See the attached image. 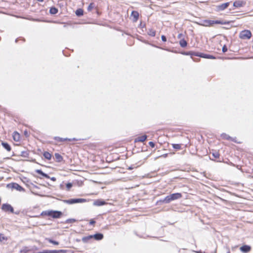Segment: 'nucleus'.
Returning a JSON list of instances; mask_svg holds the SVG:
<instances>
[{"label": "nucleus", "instance_id": "f257e3e1", "mask_svg": "<svg viewBox=\"0 0 253 253\" xmlns=\"http://www.w3.org/2000/svg\"><path fill=\"white\" fill-rule=\"evenodd\" d=\"M110 147L103 146H93L91 145L89 148V153L94 156V157H98L103 158L106 156L109 151Z\"/></svg>", "mask_w": 253, "mask_h": 253}, {"label": "nucleus", "instance_id": "f03ea898", "mask_svg": "<svg viewBox=\"0 0 253 253\" xmlns=\"http://www.w3.org/2000/svg\"><path fill=\"white\" fill-rule=\"evenodd\" d=\"M203 24L202 25L206 27H211L214 24H221L226 25L229 24L230 22L225 20H205L203 21Z\"/></svg>", "mask_w": 253, "mask_h": 253}, {"label": "nucleus", "instance_id": "7ed1b4c3", "mask_svg": "<svg viewBox=\"0 0 253 253\" xmlns=\"http://www.w3.org/2000/svg\"><path fill=\"white\" fill-rule=\"evenodd\" d=\"M182 197V195L180 193H173L166 196L163 200V202L165 203H169L171 201L179 199Z\"/></svg>", "mask_w": 253, "mask_h": 253}, {"label": "nucleus", "instance_id": "20e7f679", "mask_svg": "<svg viewBox=\"0 0 253 253\" xmlns=\"http://www.w3.org/2000/svg\"><path fill=\"white\" fill-rule=\"evenodd\" d=\"M252 36L251 32L249 30H244L240 32L239 37L242 40H250Z\"/></svg>", "mask_w": 253, "mask_h": 253}, {"label": "nucleus", "instance_id": "39448f33", "mask_svg": "<svg viewBox=\"0 0 253 253\" xmlns=\"http://www.w3.org/2000/svg\"><path fill=\"white\" fill-rule=\"evenodd\" d=\"M54 140H55L56 144H61L65 142H71L77 141V139L74 138H62L58 136H56L54 137Z\"/></svg>", "mask_w": 253, "mask_h": 253}, {"label": "nucleus", "instance_id": "423d86ee", "mask_svg": "<svg viewBox=\"0 0 253 253\" xmlns=\"http://www.w3.org/2000/svg\"><path fill=\"white\" fill-rule=\"evenodd\" d=\"M220 137L224 140H227L228 141L234 142L237 144H241L242 143L241 141H238L236 137L233 138L229 136L228 134L223 133L221 134Z\"/></svg>", "mask_w": 253, "mask_h": 253}, {"label": "nucleus", "instance_id": "0eeeda50", "mask_svg": "<svg viewBox=\"0 0 253 253\" xmlns=\"http://www.w3.org/2000/svg\"><path fill=\"white\" fill-rule=\"evenodd\" d=\"M213 42L214 44L219 43L220 44L219 46H217V47H216V48L218 50H220V48L222 47V51L223 52H225L227 51V48L226 46L225 45H223L222 46V45L221 44V40H220L218 38H216L214 40Z\"/></svg>", "mask_w": 253, "mask_h": 253}, {"label": "nucleus", "instance_id": "6e6552de", "mask_svg": "<svg viewBox=\"0 0 253 253\" xmlns=\"http://www.w3.org/2000/svg\"><path fill=\"white\" fill-rule=\"evenodd\" d=\"M86 202V200L85 199L79 198V199H71L65 201V203L68 204H73L75 203H84Z\"/></svg>", "mask_w": 253, "mask_h": 253}, {"label": "nucleus", "instance_id": "1a4fd4ad", "mask_svg": "<svg viewBox=\"0 0 253 253\" xmlns=\"http://www.w3.org/2000/svg\"><path fill=\"white\" fill-rule=\"evenodd\" d=\"M2 211L5 212H10L11 213L14 212V209L12 207L8 204H3L1 206Z\"/></svg>", "mask_w": 253, "mask_h": 253}, {"label": "nucleus", "instance_id": "9d476101", "mask_svg": "<svg viewBox=\"0 0 253 253\" xmlns=\"http://www.w3.org/2000/svg\"><path fill=\"white\" fill-rule=\"evenodd\" d=\"M230 2L222 3L216 6V11L219 12L226 9L230 5Z\"/></svg>", "mask_w": 253, "mask_h": 253}, {"label": "nucleus", "instance_id": "9b49d317", "mask_svg": "<svg viewBox=\"0 0 253 253\" xmlns=\"http://www.w3.org/2000/svg\"><path fill=\"white\" fill-rule=\"evenodd\" d=\"M62 215V212L57 211H50V216L53 218H59Z\"/></svg>", "mask_w": 253, "mask_h": 253}, {"label": "nucleus", "instance_id": "f8f14e48", "mask_svg": "<svg viewBox=\"0 0 253 253\" xmlns=\"http://www.w3.org/2000/svg\"><path fill=\"white\" fill-rule=\"evenodd\" d=\"M139 17V14L138 11H132L130 14V18H131L132 21L133 22H136Z\"/></svg>", "mask_w": 253, "mask_h": 253}, {"label": "nucleus", "instance_id": "ddd939ff", "mask_svg": "<svg viewBox=\"0 0 253 253\" xmlns=\"http://www.w3.org/2000/svg\"><path fill=\"white\" fill-rule=\"evenodd\" d=\"M246 4L245 1L243 0H237L234 2L233 6L237 8H240L244 6Z\"/></svg>", "mask_w": 253, "mask_h": 253}, {"label": "nucleus", "instance_id": "4468645a", "mask_svg": "<svg viewBox=\"0 0 253 253\" xmlns=\"http://www.w3.org/2000/svg\"><path fill=\"white\" fill-rule=\"evenodd\" d=\"M147 136L146 135H140L136 137L134 139V142H143L147 139Z\"/></svg>", "mask_w": 253, "mask_h": 253}, {"label": "nucleus", "instance_id": "2eb2a0df", "mask_svg": "<svg viewBox=\"0 0 253 253\" xmlns=\"http://www.w3.org/2000/svg\"><path fill=\"white\" fill-rule=\"evenodd\" d=\"M193 55H194L195 56H199V57L205 58H209V59H214L215 58V57H214L212 55L204 54V53H196L193 54Z\"/></svg>", "mask_w": 253, "mask_h": 253}, {"label": "nucleus", "instance_id": "dca6fc26", "mask_svg": "<svg viewBox=\"0 0 253 253\" xmlns=\"http://www.w3.org/2000/svg\"><path fill=\"white\" fill-rule=\"evenodd\" d=\"M106 204L107 203L102 199L96 200L93 202V205L95 206H101Z\"/></svg>", "mask_w": 253, "mask_h": 253}, {"label": "nucleus", "instance_id": "f3484780", "mask_svg": "<svg viewBox=\"0 0 253 253\" xmlns=\"http://www.w3.org/2000/svg\"><path fill=\"white\" fill-rule=\"evenodd\" d=\"M240 251L244 253H247L251 251V247L249 245H244L240 247Z\"/></svg>", "mask_w": 253, "mask_h": 253}, {"label": "nucleus", "instance_id": "a211bd4d", "mask_svg": "<svg viewBox=\"0 0 253 253\" xmlns=\"http://www.w3.org/2000/svg\"><path fill=\"white\" fill-rule=\"evenodd\" d=\"M92 238H94L95 240H101L103 238V235L102 233H96L94 235H92Z\"/></svg>", "mask_w": 253, "mask_h": 253}, {"label": "nucleus", "instance_id": "6ab92c4d", "mask_svg": "<svg viewBox=\"0 0 253 253\" xmlns=\"http://www.w3.org/2000/svg\"><path fill=\"white\" fill-rule=\"evenodd\" d=\"M12 136L14 141L18 142L20 140V135L17 131H14L13 133Z\"/></svg>", "mask_w": 253, "mask_h": 253}, {"label": "nucleus", "instance_id": "aec40b11", "mask_svg": "<svg viewBox=\"0 0 253 253\" xmlns=\"http://www.w3.org/2000/svg\"><path fill=\"white\" fill-rule=\"evenodd\" d=\"M43 156L44 158L47 160H50L52 157V154L47 151H44L43 153Z\"/></svg>", "mask_w": 253, "mask_h": 253}, {"label": "nucleus", "instance_id": "412c9836", "mask_svg": "<svg viewBox=\"0 0 253 253\" xmlns=\"http://www.w3.org/2000/svg\"><path fill=\"white\" fill-rule=\"evenodd\" d=\"M93 8H95L97 10V14H99L97 7L95 6V4L94 2H91L89 4L87 9L88 11H91Z\"/></svg>", "mask_w": 253, "mask_h": 253}, {"label": "nucleus", "instance_id": "4be33fe9", "mask_svg": "<svg viewBox=\"0 0 253 253\" xmlns=\"http://www.w3.org/2000/svg\"><path fill=\"white\" fill-rule=\"evenodd\" d=\"M1 145L3 146V147L4 149H5L8 152H10L11 151V146L7 142H2L1 143Z\"/></svg>", "mask_w": 253, "mask_h": 253}, {"label": "nucleus", "instance_id": "5701e85b", "mask_svg": "<svg viewBox=\"0 0 253 253\" xmlns=\"http://www.w3.org/2000/svg\"><path fill=\"white\" fill-rule=\"evenodd\" d=\"M35 172L37 173H38L40 175H41L42 177L46 178H49V176L46 173H44L42 172V171L41 169H36L35 170Z\"/></svg>", "mask_w": 253, "mask_h": 253}, {"label": "nucleus", "instance_id": "b1692460", "mask_svg": "<svg viewBox=\"0 0 253 253\" xmlns=\"http://www.w3.org/2000/svg\"><path fill=\"white\" fill-rule=\"evenodd\" d=\"M156 31L152 28L149 29L147 32V34L149 36L151 37H155L156 35Z\"/></svg>", "mask_w": 253, "mask_h": 253}, {"label": "nucleus", "instance_id": "393cba45", "mask_svg": "<svg viewBox=\"0 0 253 253\" xmlns=\"http://www.w3.org/2000/svg\"><path fill=\"white\" fill-rule=\"evenodd\" d=\"M54 156L57 162H60L63 160V157L59 153H55Z\"/></svg>", "mask_w": 253, "mask_h": 253}, {"label": "nucleus", "instance_id": "a878e982", "mask_svg": "<svg viewBox=\"0 0 253 253\" xmlns=\"http://www.w3.org/2000/svg\"><path fill=\"white\" fill-rule=\"evenodd\" d=\"M179 44H180L181 47H186L187 46V42L184 39H182L180 40V41H179Z\"/></svg>", "mask_w": 253, "mask_h": 253}, {"label": "nucleus", "instance_id": "bb28decb", "mask_svg": "<svg viewBox=\"0 0 253 253\" xmlns=\"http://www.w3.org/2000/svg\"><path fill=\"white\" fill-rule=\"evenodd\" d=\"M91 239H92V235H89L87 236L84 237L82 238V241L84 243H87Z\"/></svg>", "mask_w": 253, "mask_h": 253}, {"label": "nucleus", "instance_id": "cd10ccee", "mask_svg": "<svg viewBox=\"0 0 253 253\" xmlns=\"http://www.w3.org/2000/svg\"><path fill=\"white\" fill-rule=\"evenodd\" d=\"M58 10L55 7H52L50 8L49 12L51 14H55L57 13Z\"/></svg>", "mask_w": 253, "mask_h": 253}, {"label": "nucleus", "instance_id": "c85d7f7f", "mask_svg": "<svg viewBox=\"0 0 253 253\" xmlns=\"http://www.w3.org/2000/svg\"><path fill=\"white\" fill-rule=\"evenodd\" d=\"M212 155L215 160L219 159L220 157V154L218 151H214L212 153Z\"/></svg>", "mask_w": 253, "mask_h": 253}, {"label": "nucleus", "instance_id": "c756f323", "mask_svg": "<svg viewBox=\"0 0 253 253\" xmlns=\"http://www.w3.org/2000/svg\"><path fill=\"white\" fill-rule=\"evenodd\" d=\"M42 216H48L50 215V211H43L41 214Z\"/></svg>", "mask_w": 253, "mask_h": 253}, {"label": "nucleus", "instance_id": "7c9ffc66", "mask_svg": "<svg viewBox=\"0 0 253 253\" xmlns=\"http://www.w3.org/2000/svg\"><path fill=\"white\" fill-rule=\"evenodd\" d=\"M7 240L8 238L7 237L3 234L0 233V242L7 241Z\"/></svg>", "mask_w": 253, "mask_h": 253}, {"label": "nucleus", "instance_id": "2f4dec72", "mask_svg": "<svg viewBox=\"0 0 253 253\" xmlns=\"http://www.w3.org/2000/svg\"><path fill=\"white\" fill-rule=\"evenodd\" d=\"M172 147L176 150H180L181 148V145L179 144H172Z\"/></svg>", "mask_w": 253, "mask_h": 253}, {"label": "nucleus", "instance_id": "473e14b6", "mask_svg": "<svg viewBox=\"0 0 253 253\" xmlns=\"http://www.w3.org/2000/svg\"><path fill=\"white\" fill-rule=\"evenodd\" d=\"M76 14L78 16H82L84 14V11L82 9H78L76 11Z\"/></svg>", "mask_w": 253, "mask_h": 253}, {"label": "nucleus", "instance_id": "72a5a7b5", "mask_svg": "<svg viewBox=\"0 0 253 253\" xmlns=\"http://www.w3.org/2000/svg\"><path fill=\"white\" fill-rule=\"evenodd\" d=\"M46 240L48 241L49 243H52L55 245H58L59 242L57 241H53L50 238H46Z\"/></svg>", "mask_w": 253, "mask_h": 253}, {"label": "nucleus", "instance_id": "f704fd0d", "mask_svg": "<svg viewBox=\"0 0 253 253\" xmlns=\"http://www.w3.org/2000/svg\"><path fill=\"white\" fill-rule=\"evenodd\" d=\"M73 185L71 183H68L66 184V188L67 191H70V189L72 187Z\"/></svg>", "mask_w": 253, "mask_h": 253}, {"label": "nucleus", "instance_id": "c9c22d12", "mask_svg": "<svg viewBox=\"0 0 253 253\" xmlns=\"http://www.w3.org/2000/svg\"><path fill=\"white\" fill-rule=\"evenodd\" d=\"M29 251V250L27 249V248H25V249L21 250L20 253H27Z\"/></svg>", "mask_w": 253, "mask_h": 253}, {"label": "nucleus", "instance_id": "e433bc0d", "mask_svg": "<svg viewBox=\"0 0 253 253\" xmlns=\"http://www.w3.org/2000/svg\"><path fill=\"white\" fill-rule=\"evenodd\" d=\"M95 222V221L93 219H91L89 220V224L93 226H94Z\"/></svg>", "mask_w": 253, "mask_h": 253}, {"label": "nucleus", "instance_id": "4c0bfd02", "mask_svg": "<svg viewBox=\"0 0 253 253\" xmlns=\"http://www.w3.org/2000/svg\"><path fill=\"white\" fill-rule=\"evenodd\" d=\"M149 145L152 148H154L155 147V143L153 142H152V141H150L149 142Z\"/></svg>", "mask_w": 253, "mask_h": 253}, {"label": "nucleus", "instance_id": "58836bf2", "mask_svg": "<svg viewBox=\"0 0 253 253\" xmlns=\"http://www.w3.org/2000/svg\"><path fill=\"white\" fill-rule=\"evenodd\" d=\"M161 38H162V40L164 42H166L167 41V38L164 35H162V37H161Z\"/></svg>", "mask_w": 253, "mask_h": 253}, {"label": "nucleus", "instance_id": "ea45409f", "mask_svg": "<svg viewBox=\"0 0 253 253\" xmlns=\"http://www.w3.org/2000/svg\"><path fill=\"white\" fill-rule=\"evenodd\" d=\"M24 135L26 136V137H29V132L27 130H25L24 132Z\"/></svg>", "mask_w": 253, "mask_h": 253}, {"label": "nucleus", "instance_id": "a19ab883", "mask_svg": "<svg viewBox=\"0 0 253 253\" xmlns=\"http://www.w3.org/2000/svg\"><path fill=\"white\" fill-rule=\"evenodd\" d=\"M182 36V34H178V38H180V37Z\"/></svg>", "mask_w": 253, "mask_h": 253}, {"label": "nucleus", "instance_id": "79ce46f5", "mask_svg": "<svg viewBox=\"0 0 253 253\" xmlns=\"http://www.w3.org/2000/svg\"><path fill=\"white\" fill-rule=\"evenodd\" d=\"M51 179L53 181H55L56 180V178L55 177H52Z\"/></svg>", "mask_w": 253, "mask_h": 253}, {"label": "nucleus", "instance_id": "37998d69", "mask_svg": "<svg viewBox=\"0 0 253 253\" xmlns=\"http://www.w3.org/2000/svg\"><path fill=\"white\" fill-rule=\"evenodd\" d=\"M167 156H168V154H164V155H163V156H164V157H167Z\"/></svg>", "mask_w": 253, "mask_h": 253}, {"label": "nucleus", "instance_id": "c03bdc74", "mask_svg": "<svg viewBox=\"0 0 253 253\" xmlns=\"http://www.w3.org/2000/svg\"><path fill=\"white\" fill-rule=\"evenodd\" d=\"M227 253H230V251L229 250H228V251L227 252Z\"/></svg>", "mask_w": 253, "mask_h": 253}, {"label": "nucleus", "instance_id": "a18cd8bd", "mask_svg": "<svg viewBox=\"0 0 253 253\" xmlns=\"http://www.w3.org/2000/svg\"><path fill=\"white\" fill-rule=\"evenodd\" d=\"M72 220L73 221H74H74H75V219H72Z\"/></svg>", "mask_w": 253, "mask_h": 253}]
</instances>
